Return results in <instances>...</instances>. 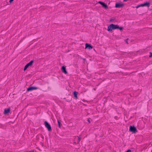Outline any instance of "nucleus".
Returning <instances> with one entry per match:
<instances>
[{
    "label": "nucleus",
    "mask_w": 152,
    "mask_h": 152,
    "mask_svg": "<svg viewBox=\"0 0 152 152\" xmlns=\"http://www.w3.org/2000/svg\"><path fill=\"white\" fill-rule=\"evenodd\" d=\"M45 125L48 131H51V127L50 124L47 121L45 122Z\"/></svg>",
    "instance_id": "3"
},
{
    "label": "nucleus",
    "mask_w": 152,
    "mask_h": 152,
    "mask_svg": "<svg viewBox=\"0 0 152 152\" xmlns=\"http://www.w3.org/2000/svg\"><path fill=\"white\" fill-rule=\"evenodd\" d=\"M117 25L111 24L108 26L107 30L109 31H111L113 30L117 29Z\"/></svg>",
    "instance_id": "1"
},
{
    "label": "nucleus",
    "mask_w": 152,
    "mask_h": 152,
    "mask_svg": "<svg viewBox=\"0 0 152 152\" xmlns=\"http://www.w3.org/2000/svg\"><path fill=\"white\" fill-rule=\"evenodd\" d=\"M61 70L65 74H67V72L66 70V67L64 66H62L61 67Z\"/></svg>",
    "instance_id": "10"
},
{
    "label": "nucleus",
    "mask_w": 152,
    "mask_h": 152,
    "mask_svg": "<svg viewBox=\"0 0 152 152\" xmlns=\"http://www.w3.org/2000/svg\"><path fill=\"white\" fill-rule=\"evenodd\" d=\"M58 127L59 128L61 127V123L59 121H58Z\"/></svg>",
    "instance_id": "14"
},
{
    "label": "nucleus",
    "mask_w": 152,
    "mask_h": 152,
    "mask_svg": "<svg viewBox=\"0 0 152 152\" xmlns=\"http://www.w3.org/2000/svg\"><path fill=\"white\" fill-rule=\"evenodd\" d=\"M98 3L101 4L105 9H107L108 8V6L105 3L100 1L98 2Z\"/></svg>",
    "instance_id": "7"
},
{
    "label": "nucleus",
    "mask_w": 152,
    "mask_h": 152,
    "mask_svg": "<svg viewBox=\"0 0 152 152\" xmlns=\"http://www.w3.org/2000/svg\"><path fill=\"white\" fill-rule=\"evenodd\" d=\"M139 7H143V4H139Z\"/></svg>",
    "instance_id": "18"
},
{
    "label": "nucleus",
    "mask_w": 152,
    "mask_h": 152,
    "mask_svg": "<svg viewBox=\"0 0 152 152\" xmlns=\"http://www.w3.org/2000/svg\"><path fill=\"white\" fill-rule=\"evenodd\" d=\"M117 29H119L121 31L123 29V27L122 26L119 27L118 25V28H117Z\"/></svg>",
    "instance_id": "13"
},
{
    "label": "nucleus",
    "mask_w": 152,
    "mask_h": 152,
    "mask_svg": "<svg viewBox=\"0 0 152 152\" xmlns=\"http://www.w3.org/2000/svg\"><path fill=\"white\" fill-rule=\"evenodd\" d=\"M152 56V52L150 53V55H149V57H151Z\"/></svg>",
    "instance_id": "15"
},
{
    "label": "nucleus",
    "mask_w": 152,
    "mask_h": 152,
    "mask_svg": "<svg viewBox=\"0 0 152 152\" xmlns=\"http://www.w3.org/2000/svg\"><path fill=\"white\" fill-rule=\"evenodd\" d=\"M88 121L89 123H90V121L89 119L88 120Z\"/></svg>",
    "instance_id": "21"
},
{
    "label": "nucleus",
    "mask_w": 152,
    "mask_h": 152,
    "mask_svg": "<svg viewBox=\"0 0 152 152\" xmlns=\"http://www.w3.org/2000/svg\"><path fill=\"white\" fill-rule=\"evenodd\" d=\"M139 7V5H138L136 7V8H137Z\"/></svg>",
    "instance_id": "20"
},
{
    "label": "nucleus",
    "mask_w": 152,
    "mask_h": 152,
    "mask_svg": "<svg viewBox=\"0 0 152 152\" xmlns=\"http://www.w3.org/2000/svg\"><path fill=\"white\" fill-rule=\"evenodd\" d=\"M34 61L33 60H31L25 66L23 70L24 71H25L26 69L28 67H29L31 66H32L33 63L34 62Z\"/></svg>",
    "instance_id": "2"
},
{
    "label": "nucleus",
    "mask_w": 152,
    "mask_h": 152,
    "mask_svg": "<svg viewBox=\"0 0 152 152\" xmlns=\"http://www.w3.org/2000/svg\"><path fill=\"white\" fill-rule=\"evenodd\" d=\"M14 0H10L9 2L10 4H11V3H12Z\"/></svg>",
    "instance_id": "16"
},
{
    "label": "nucleus",
    "mask_w": 152,
    "mask_h": 152,
    "mask_svg": "<svg viewBox=\"0 0 152 152\" xmlns=\"http://www.w3.org/2000/svg\"><path fill=\"white\" fill-rule=\"evenodd\" d=\"M37 88H38L37 87L32 86V87H28V88H27V91H31L33 90H36V89H37Z\"/></svg>",
    "instance_id": "9"
},
{
    "label": "nucleus",
    "mask_w": 152,
    "mask_h": 152,
    "mask_svg": "<svg viewBox=\"0 0 152 152\" xmlns=\"http://www.w3.org/2000/svg\"><path fill=\"white\" fill-rule=\"evenodd\" d=\"M30 152H36L34 150H32L31 151H29Z\"/></svg>",
    "instance_id": "19"
},
{
    "label": "nucleus",
    "mask_w": 152,
    "mask_h": 152,
    "mask_svg": "<svg viewBox=\"0 0 152 152\" xmlns=\"http://www.w3.org/2000/svg\"><path fill=\"white\" fill-rule=\"evenodd\" d=\"M129 130L133 133L137 132L136 128L134 126H130L129 127Z\"/></svg>",
    "instance_id": "4"
},
{
    "label": "nucleus",
    "mask_w": 152,
    "mask_h": 152,
    "mask_svg": "<svg viewBox=\"0 0 152 152\" xmlns=\"http://www.w3.org/2000/svg\"><path fill=\"white\" fill-rule=\"evenodd\" d=\"M78 94V93L76 91H74V97L76 98H77V95Z\"/></svg>",
    "instance_id": "12"
},
{
    "label": "nucleus",
    "mask_w": 152,
    "mask_h": 152,
    "mask_svg": "<svg viewBox=\"0 0 152 152\" xmlns=\"http://www.w3.org/2000/svg\"><path fill=\"white\" fill-rule=\"evenodd\" d=\"M128 0H124V2H126Z\"/></svg>",
    "instance_id": "22"
},
{
    "label": "nucleus",
    "mask_w": 152,
    "mask_h": 152,
    "mask_svg": "<svg viewBox=\"0 0 152 152\" xmlns=\"http://www.w3.org/2000/svg\"><path fill=\"white\" fill-rule=\"evenodd\" d=\"M81 140V138L80 137H78V142H79Z\"/></svg>",
    "instance_id": "17"
},
{
    "label": "nucleus",
    "mask_w": 152,
    "mask_h": 152,
    "mask_svg": "<svg viewBox=\"0 0 152 152\" xmlns=\"http://www.w3.org/2000/svg\"><path fill=\"white\" fill-rule=\"evenodd\" d=\"M10 107L8 108L7 109H4V111L3 112V114L4 115H6L7 114H8L10 113Z\"/></svg>",
    "instance_id": "6"
},
{
    "label": "nucleus",
    "mask_w": 152,
    "mask_h": 152,
    "mask_svg": "<svg viewBox=\"0 0 152 152\" xmlns=\"http://www.w3.org/2000/svg\"><path fill=\"white\" fill-rule=\"evenodd\" d=\"M143 4V7L147 6L148 7H149L150 5V3L148 2H146L144 3Z\"/></svg>",
    "instance_id": "11"
},
{
    "label": "nucleus",
    "mask_w": 152,
    "mask_h": 152,
    "mask_svg": "<svg viewBox=\"0 0 152 152\" xmlns=\"http://www.w3.org/2000/svg\"><path fill=\"white\" fill-rule=\"evenodd\" d=\"M124 5V4L122 2L117 3L115 4V7L116 8L121 7H123Z\"/></svg>",
    "instance_id": "5"
},
{
    "label": "nucleus",
    "mask_w": 152,
    "mask_h": 152,
    "mask_svg": "<svg viewBox=\"0 0 152 152\" xmlns=\"http://www.w3.org/2000/svg\"><path fill=\"white\" fill-rule=\"evenodd\" d=\"M85 48L88 49L89 50H91L93 48V47L90 44L86 43Z\"/></svg>",
    "instance_id": "8"
}]
</instances>
